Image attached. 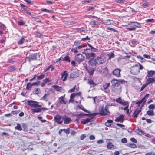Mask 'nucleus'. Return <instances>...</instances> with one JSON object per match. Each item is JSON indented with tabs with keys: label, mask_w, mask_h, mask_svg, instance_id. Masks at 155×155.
Here are the masks:
<instances>
[{
	"label": "nucleus",
	"mask_w": 155,
	"mask_h": 155,
	"mask_svg": "<svg viewBox=\"0 0 155 155\" xmlns=\"http://www.w3.org/2000/svg\"><path fill=\"white\" fill-rule=\"evenodd\" d=\"M63 60L69 62H70V57L68 56H66L64 58H63Z\"/></svg>",
	"instance_id": "a18cd8bd"
},
{
	"label": "nucleus",
	"mask_w": 155,
	"mask_h": 155,
	"mask_svg": "<svg viewBox=\"0 0 155 155\" xmlns=\"http://www.w3.org/2000/svg\"><path fill=\"white\" fill-rule=\"evenodd\" d=\"M85 57L81 54H78L75 57V60L80 63L83 62L85 59Z\"/></svg>",
	"instance_id": "f03ea898"
},
{
	"label": "nucleus",
	"mask_w": 155,
	"mask_h": 155,
	"mask_svg": "<svg viewBox=\"0 0 155 155\" xmlns=\"http://www.w3.org/2000/svg\"><path fill=\"white\" fill-rule=\"evenodd\" d=\"M119 80H116L115 79H114L111 81V83L112 86L114 87H118V86L119 88L120 89H121V87L120 86H119Z\"/></svg>",
	"instance_id": "9d476101"
},
{
	"label": "nucleus",
	"mask_w": 155,
	"mask_h": 155,
	"mask_svg": "<svg viewBox=\"0 0 155 155\" xmlns=\"http://www.w3.org/2000/svg\"><path fill=\"white\" fill-rule=\"evenodd\" d=\"M41 10L42 11L46 12H48V13H52L53 12V11H52V10H48L46 8H41Z\"/></svg>",
	"instance_id": "49530a36"
},
{
	"label": "nucleus",
	"mask_w": 155,
	"mask_h": 155,
	"mask_svg": "<svg viewBox=\"0 0 155 155\" xmlns=\"http://www.w3.org/2000/svg\"><path fill=\"white\" fill-rule=\"evenodd\" d=\"M101 112L99 113V114L101 115H107L108 114H110V112L109 111L108 105L106 106L104 108V110L106 112L104 111L103 108L101 109Z\"/></svg>",
	"instance_id": "0eeeda50"
},
{
	"label": "nucleus",
	"mask_w": 155,
	"mask_h": 155,
	"mask_svg": "<svg viewBox=\"0 0 155 155\" xmlns=\"http://www.w3.org/2000/svg\"><path fill=\"white\" fill-rule=\"evenodd\" d=\"M81 41L79 40H76L74 41V46H76L77 47L80 45L81 44Z\"/></svg>",
	"instance_id": "c03bdc74"
},
{
	"label": "nucleus",
	"mask_w": 155,
	"mask_h": 155,
	"mask_svg": "<svg viewBox=\"0 0 155 155\" xmlns=\"http://www.w3.org/2000/svg\"><path fill=\"white\" fill-rule=\"evenodd\" d=\"M107 29L111 31H113V32H117L118 31L116 30H115L113 28H111L108 27L107 28Z\"/></svg>",
	"instance_id": "bf43d9fd"
},
{
	"label": "nucleus",
	"mask_w": 155,
	"mask_h": 155,
	"mask_svg": "<svg viewBox=\"0 0 155 155\" xmlns=\"http://www.w3.org/2000/svg\"><path fill=\"white\" fill-rule=\"evenodd\" d=\"M78 107H79L80 109H82L84 111L86 112L89 113V112L87 110L84 108V107L82 106H78Z\"/></svg>",
	"instance_id": "603ef678"
},
{
	"label": "nucleus",
	"mask_w": 155,
	"mask_h": 155,
	"mask_svg": "<svg viewBox=\"0 0 155 155\" xmlns=\"http://www.w3.org/2000/svg\"><path fill=\"white\" fill-rule=\"evenodd\" d=\"M76 47L75 48H72L71 50V51L74 53H76L78 52V51Z\"/></svg>",
	"instance_id": "052dcab7"
},
{
	"label": "nucleus",
	"mask_w": 155,
	"mask_h": 155,
	"mask_svg": "<svg viewBox=\"0 0 155 155\" xmlns=\"http://www.w3.org/2000/svg\"><path fill=\"white\" fill-rule=\"evenodd\" d=\"M15 129L19 131L22 130V128L20 124L19 123L17 124V126L15 127Z\"/></svg>",
	"instance_id": "4c0bfd02"
},
{
	"label": "nucleus",
	"mask_w": 155,
	"mask_h": 155,
	"mask_svg": "<svg viewBox=\"0 0 155 155\" xmlns=\"http://www.w3.org/2000/svg\"><path fill=\"white\" fill-rule=\"evenodd\" d=\"M86 58L88 59H91V58H94L95 56V54L94 53L90 52L85 54Z\"/></svg>",
	"instance_id": "2eb2a0df"
},
{
	"label": "nucleus",
	"mask_w": 155,
	"mask_h": 155,
	"mask_svg": "<svg viewBox=\"0 0 155 155\" xmlns=\"http://www.w3.org/2000/svg\"><path fill=\"white\" fill-rule=\"evenodd\" d=\"M40 81H38L37 82H35L32 83L33 85H38L40 83Z\"/></svg>",
	"instance_id": "0e129e2a"
},
{
	"label": "nucleus",
	"mask_w": 155,
	"mask_h": 155,
	"mask_svg": "<svg viewBox=\"0 0 155 155\" xmlns=\"http://www.w3.org/2000/svg\"><path fill=\"white\" fill-rule=\"evenodd\" d=\"M147 114L149 116H153L154 115V113L153 110H150L147 112Z\"/></svg>",
	"instance_id": "72a5a7b5"
},
{
	"label": "nucleus",
	"mask_w": 155,
	"mask_h": 155,
	"mask_svg": "<svg viewBox=\"0 0 155 155\" xmlns=\"http://www.w3.org/2000/svg\"><path fill=\"white\" fill-rule=\"evenodd\" d=\"M148 108L150 109H154L155 108V106L154 104H151L149 106Z\"/></svg>",
	"instance_id": "4d7b16f0"
},
{
	"label": "nucleus",
	"mask_w": 155,
	"mask_h": 155,
	"mask_svg": "<svg viewBox=\"0 0 155 155\" xmlns=\"http://www.w3.org/2000/svg\"><path fill=\"white\" fill-rule=\"evenodd\" d=\"M149 5V4L147 2L144 3L142 5V6L144 8L147 7H148Z\"/></svg>",
	"instance_id": "6e6d98bb"
},
{
	"label": "nucleus",
	"mask_w": 155,
	"mask_h": 155,
	"mask_svg": "<svg viewBox=\"0 0 155 155\" xmlns=\"http://www.w3.org/2000/svg\"><path fill=\"white\" fill-rule=\"evenodd\" d=\"M93 117H91V118H87L85 119H82L81 120V123L82 124H86L90 122L91 120L93 118Z\"/></svg>",
	"instance_id": "a211bd4d"
},
{
	"label": "nucleus",
	"mask_w": 155,
	"mask_h": 155,
	"mask_svg": "<svg viewBox=\"0 0 155 155\" xmlns=\"http://www.w3.org/2000/svg\"><path fill=\"white\" fill-rule=\"evenodd\" d=\"M112 140L111 139H109L107 140V148L109 149H111L113 148L114 145L112 144L111 143Z\"/></svg>",
	"instance_id": "4468645a"
},
{
	"label": "nucleus",
	"mask_w": 155,
	"mask_h": 155,
	"mask_svg": "<svg viewBox=\"0 0 155 155\" xmlns=\"http://www.w3.org/2000/svg\"><path fill=\"white\" fill-rule=\"evenodd\" d=\"M141 112L140 110H139V109H136L134 112V117L135 118H137L138 117V115L139 113Z\"/></svg>",
	"instance_id": "b1692460"
},
{
	"label": "nucleus",
	"mask_w": 155,
	"mask_h": 155,
	"mask_svg": "<svg viewBox=\"0 0 155 155\" xmlns=\"http://www.w3.org/2000/svg\"><path fill=\"white\" fill-rule=\"evenodd\" d=\"M97 64H101L106 61V58L104 56H98L96 58Z\"/></svg>",
	"instance_id": "7ed1b4c3"
},
{
	"label": "nucleus",
	"mask_w": 155,
	"mask_h": 155,
	"mask_svg": "<svg viewBox=\"0 0 155 155\" xmlns=\"http://www.w3.org/2000/svg\"><path fill=\"white\" fill-rule=\"evenodd\" d=\"M27 103L28 105L31 107L36 108L37 107V106H38V102L31 100H28L27 101Z\"/></svg>",
	"instance_id": "423d86ee"
},
{
	"label": "nucleus",
	"mask_w": 155,
	"mask_h": 155,
	"mask_svg": "<svg viewBox=\"0 0 155 155\" xmlns=\"http://www.w3.org/2000/svg\"><path fill=\"white\" fill-rule=\"evenodd\" d=\"M53 87L57 91H61L62 87L57 85H53Z\"/></svg>",
	"instance_id": "c85d7f7f"
},
{
	"label": "nucleus",
	"mask_w": 155,
	"mask_h": 155,
	"mask_svg": "<svg viewBox=\"0 0 155 155\" xmlns=\"http://www.w3.org/2000/svg\"><path fill=\"white\" fill-rule=\"evenodd\" d=\"M108 56L110 59L113 58L114 57V52L113 51L111 53H110L108 54Z\"/></svg>",
	"instance_id": "de8ad7c7"
},
{
	"label": "nucleus",
	"mask_w": 155,
	"mask_h": 155,
	"mask_svg": "<svg viewBox=\"0 0 155 155\" xmlns=\"http://www.w3.org/2000/svg\"><path fill=\"white\" fill-rule=\"evenodd\" d=\"M136 132L139 135H142L143 134H144V133L140 129L138 128L136 130Z\"/></svg>",
	"instance_id": "473e14b6"
},
{
	"label": "nucleus",
	"mask_w": 155,
	"mask_h": 155,
	"mask_svg": "<svg viewBox=\"0 0 155 155\" xmlns=\"http://www.w3.org/2000/svg\"><path fill=\"white\" fill-rule=\"evenodd\" d=\"M78 74L77 72H73L71 73L70 75V78H75L78 77Z\"/></svg>",
	"instance_id": "4be33fe9"
},
{
	"label": "nucleus",
	"mask_w": 155,
	"mask_h": 155,
	"mask_svg": "<svg viewBox=\"0 0 155 155\" xmlns=\"http://www.w3.org/2000/svg\"><path fill=\"white\" fill-rule=\"evenodd\" d=\"M144 68L140 63L136 64L135 65L132 66L130 69L131 73L133 75L138 74L140 72V70H142Z\"/></svg>",
	"instance_id": "f257e3e1"
},
{
	"label": "nucleus",
	"mask_w": 155,
	"mask_h": 155,
	"mask_svg": "<svg viewBox=\"0 0 155 155\" xmlns=\"http://www.w3.org/2000/svg\"><path fill=\"white\" fill-rule=\"evenodd\" d=\"M75 87H76V85H75L74 87L72 88L71 89L69 90L68 92H74L75 89Z\"/></svg>",
	"instance_id": "69168bd1"
},
{
	"label": "nucleus",
	"mask_w": 155,
	"mask_h": 155,
	"mask_svg": "<svg viewBox=\"0 0 155 155\" xmlns=\"http://www.w3.org/2000/svg\"><path fill=\"white\" fill-rule=\"evenodd\" d=\"M46 109H47L46 108L44 107L38 108H34L31 109V111L35 113H39L41 111V110H44Z\"/></svg>",
	"instance_id": "6ab92c4d"
},
{
	"label": "nucleus",
	"mask_w": 155,
	"mask_h": 155,
	"mask_svg": "<svg viewBox=\"0 0 155 155\" xmlns=\"http://www.w3.org/2000/svg\"><path fill=\"white\" fill-rule=\"evenodd\" d=\"M115 101L117 103H118L124 106L128 105L129 104V102L127 101H125L124 100H122L121 97H120L116 99Z\"/></svg>",
	"instance_id": "20e7f679"
},
{
	"label": "nucleus",
	"mask_w": 155,
	"mask_h": 155,
	"mask_svg": "<svg viewBox=\"0 0 155 155\" xmlns=\"http://www.w3.org/2000/svg\"><path fill=\"white\" fill-rule=\"evenodd\" d=\"M33 94H40L41 93V90L40 88H35L33 91Z\"/></svg>",
	"instance_id": "2f4dec72"
},
{
	"label": "nucleus",
	"mask_w": 155,
	"mask_h": 155,
	"mask_svg": "<svg viewBox=\"0 0 155 155\" xmlns=\"http://www.w3.org/2000/svg\"><path fill=\"white\" fill-rule=\"evenodd\" d=\"M65 95L61 96L59 98V102L60 104H65L67 101L64 100Z\"/></svg>",
	"instance_id": "aec40b11"
},
{
	"label": "nucleus",
	"mask_w": 155,
	"mask_h": 155,
	"mask_svg": "<svg viewBox=\"0 0 155 155\" xmlns=\"http://www.w3.org/2000/svg\"><path fill=\"white\" fill-rule=\"evenodd\" d=\"M25 37L23 36L21 37V39L17 41V43L18 44L21 45L24 42L25 40Z\"/></svg>",
	"instance_id": "5701e85b"
},
{
	"label": "nucleus",
	"mask_w": 155,
	"mask_h": 155,
	"mask_svg": "<svg viewBox=\"0 0 155 155\" xmlns=\"http://www.w3.org/2000/svg\"><path fill=\"white\" fill-rule=\"evenodd\" d=\"M86 137V134H83L81 135L80 136V139L81 140H82L84 139Z\"/></svg>",
	"instance_id": "e2e57ef3"
},
{
	"label": "nucleus",
	"mask_w": 155,
	"mask_h": 155,
	"mask_svg": "<svg viewBox=\"0 0 155 155\" xmlns=\"http://www.w3.org/2000/svg\"><path fill=\"white\" fill-rule=\"evenodd\" d=\"M155 82V78H149V77L147 79V83L148 85L151 83H153Z\"/></svg>",
	"instance_id": "393cba45"
},
{
	"label": "nucleus",
	"mask_w": 155,
	"mask_h": 155,
	"mask_svg": "<svg viewBox=\"0 0 155 155\" xmlns=\"http://www.w3.org/2000/svg\"><path fill=\"white\" fill-rule=\"evenodd\" d=\"M37 54H31L28 57V61H30L33 60H36L37 59Z\"/></svg>",
	"instance_id": "6e6552de"
},
{
	"label": "nucleus",
	"mask_w": 155,
	"mask_h": 155,
	"mask_svg": "<svg viewBox=\"0 0 155 155\" xmlns=\"http://www.w3.org/2000/svg\"><path fill=\"white\" fill-rule=\"evenodd\" d=\"M110 85V83H105L103 85V87L104 89H106Z\"/></svg>",
	"instance_id": "79ce46f5"
},
{
	"label": "nucleus",
	"mask_w": 155,
	"mask_h": 155,
	"mask_svg": "<svg viewBox=\"0 0 155 155\" xmlns=\"http://www.w3.org/2000/svg\"><path fill=\"white\" fill-rule=\"evenodd\" d=\"M124 116L123 115H121L117 118L115 120V121L116 122H123L124 121Z\"/></svg>",
	"instance_id": "412c9836"
},
{
	"label": "nucleus",
	"mask_w": 155,
	"mask_h": 155,
	"mask_svg": "<svg viewBox=\"0 0 155 155\" xmlns=\"http://www.w3.org/2000/svg\"><path fill=\"white\" fill-rule=\"evenodd\" d=\"M121 70L119 68H116L112 71V74L113 75L117 78H120L121 76L120 72Z\"/></svg>",
	"instance_id": "39448f33"
},
{
	"label": "nucleus",
	"mask_w": 155,
	"mask_h": 155,
	"mask_svg": "<svg viewBox=\"0 0 155 155\" xmlns=\"http://www.w3.org/2000/svg\"><path fill=\"white\" fill-rule=\"evenodd\" d=\"M88 63L90 65L94 67V68H96L97 64L96 58H91L88 61Z\"/></svg>",
	"instance_id": "1a4fd4ad"
},
{
	"label": "nucleus",
	"mask_w": 155,
	"mask_h": 155,
	"mask_svg": "<svg viewBox=\"0 0 155 155\" xmlns=\"http://www.w3.org/2000/svg\"><path fill=\"white\" fill-rule=\"evenodd\" d=\"M131 141L134 143H137V140L134 138H131L130 139Z\"/></svg>",
	"instance_id": "774afa93"
},
{
	"label": "nucleus",
	"mask_w": 155,
	"mask_h": 155,
	"mask_svg": "<svg viewBox=\"0 0 155 155\" xmlns=\"http://www.w3.org/2000/svg\"><path fill=\"white\" fill-rule=\"evenodd\" d=\"M52 81L51 79H50L48 78H46L45 79H44L43 80V82H45L46 83H47V82H51Z\"/></svg>",
	"instance_id": "8fccbe9b"
},
{
	"label": "nucleus",
	"mask_w": 155,
	"mask_h": 155,
	"mask_svg": "<svg viewBox=\"0 0 155 155\" xmlns=\"http://www.w3.org/2000/svg\"><path fill=\"white\" fill-rule=\"evenodd\" d=\"M149 94H147L146 95L144 96V97L143 98H144V101H143V103L142 104V105H141V107H143L144 104H145V103L146 102V100L145 99V98H148L149 97Z\"/></svg>",
	"instance_id": "c756f323"
},
{
	"label": "nucleus",
	"mask_w": 155,
	"mask_h": 155,
	"mask_svg": "<svg viewBox=\"0 0 155 155\" xmlns=\"http://www.w3.org/2000/svg\"><path fill=\"white\" fill-rule=\"evenodd\" d=\"M127 145L132 148H135L137 147L136 145L134 143H127Z\"/></svg>",
	"instance_id": "c9c22d12"
},
{
	"label": "nucleus",
	"mask_w": 155,
	"mask_h": 155,
	"mask_svg": "<svg viewBox=\"0 0 155 155\" xmlns=\"http://www.w3.org/2000/svg\"><path fill=\"white\" fill-rule=\"evenodd\" d=\"M89 114H85L84 113H81L80 114H76L75 116H77V118L75 119V121L77 122H78L79 120L81 118V117L82 116H85L88 115Z\"/></svg>",
	"instance_id": "f3484780"
},
{
	"label": "nucleus",
	"mask_w": 155,
	"mask_h": 155,
	"mask_svg": "<svg viewBox=\"0 0 155 155\" xmlns=\"http://www.w3.org/2000/svg\"><path fill=\"white\" fill-rule=\"evenodd\" d=\"M91 24L92 25H98L99 24V22L98 21H96L91 22Z\"/></svg>",
	"instance_id": "5fc2aeb1"
},
{
	"label": "nucleus",
	"mask_w": 155,
	"mask_h": 155,
	"mask_svg": "<svg viewBox=\"0 0 155 155\" xmlns=\"http://www.w3.org/2000/svg\"><path fill=\"white\" fill-rule=\"evenodd\" d=\"M114 23V21L110 19L105 20L103 22V23L106 25H113Z\"/></svg>",
	"instance_id": "dca6fc26"
},
{
	"label": "nucleus",
	"mask_w": 155,
	"mask_h": 155,
	"mask_svg": "<svg viewBox=\"0 0 155 155\" xmlns=\"http://www.w3.org/2000/svg\"><path fill=\"white\" fill-rule=\"evenodd\" d=\"M131 23H132L133 24H132V25L134 26V27H137L139 28H141L142 27L141 25L140 24L137 22H131Z\"/></svg>",
	"instance_id": "cd10ccee"
},
{
	"label": "nucleus",
	"mask_w": 155,
	"mask_h": 155,
	"mask_svg": "<svg viewBox=\"0 0 155 155\" xmlns=\"http://www.w3.org/2000/svg\"><path fill=\"white\" fill-rule=\"evenodd\" d=\"M45 77V75L43 74V73H41V74L40 76H36L37 78V79L38 80H40L43 78Z\"/></svg>",
	"instance_id": "ea45409f"
},
{
	"label": "nucleus",
	"mask_w": 155,
	"mask_h": 155,
	"mask_svg": "<svg viewBox=\"0 0 155 155\" xmlns=\"http://www.w3.org/2000/svg\"><path fill=\"white\" fill-rule=\"evenodd\" d=\"M94 1V0H85L82 1V3L83 4H85L86 3H90L93 2Z\"/></svg>",
	"instance_id": "a19ab883"
},
{
	"label": "nucleus",
	"mask_w": 155,
	"mask_h": 155,
	"mask_svg": "<svg viewBox=\"0 0 155 155\" xmlns=\"http://www.w3.org/2000/svg\"><path fill=\"white\" fill-rule=\"evenodd\" d=\"M95 70L93 68H90L88 70V72L89 73V74L91 76L92 75L94 74V73Z\"/></svg>",
	"instance_id": "f704fd0d"
},
{
	"label": "nucleus",
	"mask_w": 155,
	"mask_h": 155,
	"mask_svg": "<svg viewBox=\"0 0 155 155\" xmlns=\"http://www.w3.org/2000/svg\"><path fill=\"white\" fill-rule=\"evenodd\" d=\"M15 70V66H12L9 68V70L10 71H13Z\"/></svg>",
	"instance_id": "864d4df0"
},
{
	"label": "nucleus",
	"mask_w": 155,
	"mask_h": 155,
	"mask_svg": "<svg viewBox=\"0 0 155 155\" xmlns=\"http://www.w3.org/2000/svg\"><path fill=\"white\" fill-rule=\"evenodd\" d=\"M87 83L93 87H94L97 85V84L94 83V81L92 79H89Z\"/></svg>",
	"instance_id": "bb28decb"
},
{
	"label": "nucleus",
	"mask_w": 155,
	"mask_h": 155,
	"mask_svg": "<svg viewBox=\"0 0 155 155\" xmlns=\"http://www.w3.org/2000/svg\"><path fill=\"white\" fill-rule=\"evenodd\" d=\"M32 18L34 19V20L35 21L39 22H40V23L41 22V20L39 18H38L34 17H33Z\"/></svg>",
	"instance_id": "338daca9"
},
{
	"label": "nucleus",
	"mask_w": 155,
	"mask_h": 155,
	"mask_svg": "<svg viewBox=\"0 0 155 155\" xmlns=\"http://www.w3.org/2000/svg\"><path fill=\"white\" fill-rule=\"evenodd\" d=\"M143 101H144V98H142L141 100L136 102V104H137L138 107H139L140 104L142 103Z\"/></svg>",
	"instance_id": "09e8293b"
},
{
	"label": "nucleus",
	"mask_w": 155,
	"mask_h": 155,
	"mask_svg": "<svg viewBox=\"0 0 155 155\" xmlns=\"http://www.w3.org/2000/svg\"><path fill=\"white\" fill-rule=\"evenodd\" d=\"M32 85H32V84H31L29 83H28L27 84L26 89L27 90H29L30 88H31Z\"/></svg>",
	"instance_id": "3c124183"
},
{
	"label": "nucleus",
	"mask_w": 155,
	"mask_h": 155,
	"mask_svg": "<svg viewBox=\"0 0 155 155\" xmlns=\"http://www.w3.org/2000/svg\"><path fill=\"white\" fill-rule=\"evenodd\" d=\"M88 45L89 47L90 48L91 50L94 52H97L98 51V50L93 47L91 44H88Z\"/></svg>",
	"instance_id": "7c9ffc66"
},
{
	"label": "nucleus",
	"mask_w": 155,
	"mask_h": 155,
	"mask_svg": "<svg viewBox=\"0 0 155 155\" xmlns=\"http://www.w3.org/2000/svg\"><path fill=\"white\" fill-rule=\"evenodd\" d=\"M136 27L134 26H130L128 28H127L126 29L128 30L129 31H134L136 29Z\"/></svg>",
	"instance_id": "58836bf2"
},
{
	"label": "nucleus",
	"mask_w": 155,
	"mask_h": 155,
	"mask_svg": "<svg viewBox=\"0 0 155 155\" xmlns=\"http://www.w3.org/2000/svg\"><path fill=\"white\" fill-rule=\"evenodd\" d=\"M62 130L63 131H64L67 134H69L70 133V129L69 128L67 129H63Z\"/></svg>",
	"instance_id": "37998d69"
},
{
	"label": "nucleus",
	"mask_w": 155,
	"mask_h": 155,
	"mask_svg": "<svg viewBox=\"0 0 155 155\" xmlns=\"http://www.w3.org/2000/svg\"><path fill=\"white\" fill-rule=\"evenodd\" d=\"M155 74V71L153 70H150L147 72V76L150 77H152Z\"/></svg>",
	"instance_id": "a878e982"
},
{
	"label": "nucleus",
	"mask_w": 155,
	"mask_h": 155,
	"mask_svg": "<svg viewBox=\"0 0 155 155\" xmlns=\"http://www.w3.org/2000/svg\"><path fill=\"white\" fill-rule=\"evenodd\" d=\"M62 118L63 121H64V124H69L71 122V119L66 116L63 117Z\"/></svg>",
	"instance_id": "ddd939ff"
},
{
	"label": "nucleus",
	"mask_w": 155,
	"mask_h": 155,
	"mask_svg": "<svg viewBox=\"0 0 155 155\" xmlns=\"http://www.w3.org/2000/svg\"><path fill=\"white\" fill-rule=\"evenodd\" d=\"M61 79L63 82L66 80L67 77L68 76V71H64L61 74Z\"/></svg>",
	"instance_id": "f8f14e48"
},
{
	"label": "nucleus",
	"mask_w": 155,
	"mask_h": 155,
	"mask_svg": "<svg viewBox=\"0 0 155 155\" xmlns=\"http://www.w3.org/2000/svg\"><path fill=\"white\" fill-rule=\"evenodd\" d=\"M51 68V71H52V70L53 69L54 67L52 65H50L48 67L46 68L45 70V72L47 71L48 70H49V69Z\"/></svg>",
	"instance_id": "13d9d810"
},
{
	"label": "nucleus",
	"mask_w": 155,
	"mask_h": 155,
	"mask_svg": "<svg viewBox=\"0 0 155 155\" xmlns=\"http://www.w3.org/2000/svg\"><path fill=\"white\" fill-rule=\"evenodd\" d=\"M76 94H75V93H72L71 96H70V98H71V99H73L74 97L75 96H76Z\"/></svg>",
	"instance_id": "680f3d73"
},
{
	"label": "nucleus",
	"mask_w": 155,
	"mask_h": 155,
	"mask_svg": "<svg viewBox=\"0 0 155 155\" xmlns=\"http://www.w3.org/2000/svg\"><path fill=\"white\" fill-rule=\"evenodd\" d=\"M107 71L108 69L107 68V67H105L101 70L99 71L101 74H103L107 72Z\"/></svg>",
	"instance_id": "e433bc0d"
},
{
	"label": "nucleus",
	"mask_w": 155,
	"mask_h": 155,
	"mask_svg": "<svg viewBox=\"0 0 155 155\" xmlns=\"http://www.w3.org/2000/svg\"><path fill=\"white\" fill-rule=\"evenodd\" d=\"M54 120L58 124H61L63 122L62 117L60 115H56L54 117Z\"/></svg>",
	"instance_id": "9b49d317"
}]
</instances>
